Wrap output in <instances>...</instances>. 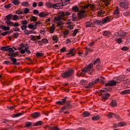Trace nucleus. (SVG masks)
I'll return each instance as SVG.
<instances>
[{"label":"nucleus","instance_id":"f257e3e1","mask_svg":"<svg viewBox=\"0 0 130 130\" xmlns=\"http://www.w3.org/2000/svg\"><path fill=\"white\" fill-rule=\"evenodd\" d=\"M56 103L58 105H64L62 107L64 110H70L72 107V105H71V101H68V96H65L61 101H58Z\"/></svg>","mask_w":130,"mask_h":130},{"label":"nucleus","instance_id":"f03ea898","mask_svg":"<svg viewBox=\"0 0 130 130\" xmlns=\"http://www.w3.org/2000/svg\"><path fill=\"white\" fill-rule=\"evenodd\" d=\"M110 20L111 19L110 18V17L109 16H107L104 18L102 19V20H94L93 21V24L94 25H98L100 26H103L104 24H106V23H108V22H110Z\"/></svg>","mask_w":130,"mask_h":130},{"label":"nucleus","instance_id":"7ed1b4c3","mask_svg":"<svg viewBox=\"0 0 130 130\" xmlns=\"http://www.w3.org/2000/svg\"><path fill=\"white\" fill-rule=\"evenodd\" d=\"M72 10L75 12H78L77 16L80 19H83V18H86V11L82 10L79 12V7L78 6H75L72 7Z\"/></svg>","mask_w":130,"mask_h":130},{"label":"nucleus","instance_id":"20e7f679","mask_svg":"<svg viewBox=\"0 0 130 130\" xmlns=\"http://www.w3.org/2000/svg\"><path fill=\"white\" fill-rule=\"evenodd\" d=\"M115 79H116L115 80L109 81L107 83L105 84V86L113 87V86H115V85H116V83H119L118 81H124V79H121L120 76L118 77H116Z\"/></svg>","mask_w":130,"mask_h":130},{"label":"nucleus","instance_id":"39448f33","mask_svg":"<svg viewBox=\"0 0 130 130\" xmlns=\"http://www.w3.org/2000/svg\"><path fill=\"white\" fill-rule=\"evenodd\" d=\"M73 75H74V70L73 69H70L64 73H62L61 76L63 79H69V78H72Z\"/></svg>","mask_w":130,"mask_h":130},{"label":"nucleus","instance_id":"423d86ee","mask_svg":"<svg viewBox=\"0 0 130 130\" xmlns=\"http://www.w3.org/2000/svg\"><path fill=\"white\" fill-rule=\"evenodd\" d=\"M94 71H95V69L93 68V63H89L87 66L86 67H85L82 70L83 74H85V73H88V72H89V75H92V73L93 72H94Z\"/></svg>","mask_w":130,"mask_h":130},{"label":"nucleus","instance_id":"0eeeda50","mask_svg":"<svg viewBox=\"0 0 130 130\" xmlns=\"http://www.w3.org/2000/svg\"><path fill=\"white\" fill-rule=\"evenodd\" d=\"M46 6L47 7V8L50 9H51V8L53 9H58V7L60 6H62V4H55L52 5V4L50 3L47 2L46 3Z\"/></svg>","mask_w":130,"mask_h":130},{"label":"nucleus","instance_id":"6e6552de","mask_svg":"<svg viewBox=\"0 0 130 130\" xmlns=\"http://www.w3.org/2000/svg\"><path fill=\"white\" fill-rule=\"evenodd\" d=\"M106 92V91L105 90H100V94L101 95H102V99L104 101H105L106 100H107V99L109 98V96H110V95L108 93H104Z\"/></svg>","mask_w":130,"mask_h":130},{"label":"nucleus","instance_id":"1a4fd4ad","mask_svg":"<svg viewBox=\"0 0 130 130\" xmlns=\"http://www.w3.org/2000/svg\"><path fill=\"white\" fill-rule=\"evenodd\" d=\"M1 50H2L3 51H8V53H10V52H14L15 51L13 48H10V46L2 47Z\"/></svg>","mask_w":130,"mask_h":130},{"label":"nucleus","instance_id":"9d476101","mask_svg":"<svg viewBox=\"0 0 130 130\" xmlns=\"http://www.w3.org/2000/svg\"><path fill=\"white\" fill-rule=\"evenodd\" d=\"M119 6L120 8H122V9H124L125 10H126L127 9H128V4H127V2L124 1L121 2L119 3Z\"/></svg>","mask_w":130,"mask_h":130},{"label":"nucleus","instance_id":"9b49d317","mask_svg":"<svg viewBox=\"0 0 130 130\" xmlns=\"http://www.w3.org/2000/svg\"><path fill=\"white\" fill-rule=\"evenodd\" d=\"M107 116L109 119L112 118L113 117H114L115 118H117V119H119L120 118V116H119V115H117L113 113H111V112L107 114Z\"/></svg>","mask_w":130,"mask_h":130},{"label":"nucleus","instance_id":"f8f14e48","mask_svg":"<svg viewBox=\"0 0 130 130\" xmlns=\"http://www.w3.org/2000/svg\"><path fill=\"white\" fill-rule=\"evenodd\" d=\"M12 17H13V15L9 14L6 16V18H5L6 23L7 24L8 26H9L11 22H12V21H11Z\"/></svg>","mask_w":130,"mask_h":130},{"label":"nucleus","instance_id":"ddd939ff","mask_svg":"<svg viewBox=\"0 0 130 130\" xmlns=\"http://www.w3.org/2000/svg\"><path fill=\"white\" fill-rule=\"evenodd\" d=\"M76 54V50L75 49H72L69 50V52L67 53V55H68L69 57H71V56H75Z\"/></svg>","mask_w":130,"mask_h":130},{"label":"nucleus","instance_id":"4468645a","mask_svg":"<svg viewBox=\"0 0 130 130\" xmlns=\"http://www.w3.org/2000/svg\"><path fill=\"white\" fill-rule=\"evenodd\" d=\"M40 116H41V114L39 112H35L30 114V117H32V118H38Z\"/></svg>","mask_w":130,"mask_h":130},{"label":"nucleus","instance_id":"2eb2a0df","mask_svg":"<svg viewBox=\"0 0 130 130\" xmlns=\"http://www.w3.org/2000/svg\"><path fill=\"white\" fill-rule=\"evenodd\" d=\"M18 54H19L18 52H10V53L8 54V55L12 57H16Z\"/></svg>","mask_w":130,"mask_h":130},{"label":"nucleus","instance_id":"dca6fc26","mask_svg":"<svg viewBox=\"0 0 130 130\" xmlns=\"http://www.w3.org/2000/svg\"><path fill=\"white\" fill-rule=\"evenodd\" d=\"M48 15V14H47V13L45 12H42L39 14V17H41V18H44L45 17H47Z\"/></svg>","mask_w":130,"mask_h":130},{"label":"nucleus","instance_id":"f3484780","mask_svg":"<svg viewBox=\"0 0 130 130\" xmlns=\"http://www.w3.org/2000/svg\"><path fill=\"white\" fill-rule=\"evenodd\" d=\"M105 14V12L103 11V10H101L98 12V16L101 17V18H102V17H104Z\"/></svg>","mask_w":130,"mask_h":130},{"label":"nucleus","instance_id":"a211bd4d","mask_svg":"<svg viewBox=\"0 0 130 130\" xmlns=\"http://www.w3.org/2000/svg\"><path fill=\"white\" fill-rule=\"evenodd\" d=\"M8 58L9 59H11L12 60V64H17V59L15 58H14L13 57H9Z\"/></svg>","mask_w":130,"mask_h":130},{"label":"nucleus","instance_id":"6ab92c4d","mask_svg":"<svg viewBox=\"0 0 130 130\" xmlns=\"http://www.w3.org/2000/svg\"><path fill=\"white\" fill-rule=\"evenodd\" d=\"M8 26H11V27H19L20 26V24L18 22H10V24L8 25Z\"/></svg>","mask_w":130,"mask_h":130},{"label":"nucleus","instance_id":"aec40b11","mask_svg":"<svg viewBox=\"0 0 130 130\" xmlns=\"http://www.w3.org/2000/svg\"><path fill=\"white\" fill-rule=\"evenodd\" d=\"M85 25L87 28H88L89 27H93V26H94V25H93V23L90 21L85 22Z\"/></svg>","mask_w":130,"mask_h":130},{"label":"nucleus","instance_id":"412c9836","mask_svg":"<svg viewBox=\"0 0 130 130\" xmlns=\"http://www.w3.org/2000/svg\"><path fill=\"white\" fill-rule=\"evenodd\" d=\"M54 20L55 21H57L58 22H59L58 23V25H59V26L61 25V22H60V21H61V17L58 16L57 17H55Z\"/></svg>","mask_w":130,"mask_h":130},{"label":"nucleus","instance_id":"4be33fe9","mask_svg":"<svg viewBox=\"0 0 130 130\" xmlns=\"http://www.w3.org/2000/svg\"><path fill=\"white\" fill-rule=\"evenodd\" d=\"M43 122L42 121H39L36 123H34L32 124V125L34 126H38L39 125H42Z\"/></svg>","mask_w":130,"mask_h":130},{"label":"nucleus","instance_id":"5701e85b","mask_svg":"<svg viewBox=\"0 0 130 130\" xmlns=\"http://www.w3.org/2000/svg\"><path fill=\"white\" fill-rule=\"evenodd\" d=\"M121 95H125L126 94H130V89H126L120 92Z\"/></svg>","mask_w":130,"mask_h":130},{"label":"nucleus","instance_id":"b1692460","mask_svg":"<svg viewBox=\"0 0 130 130\" xmlns=\"http://www.w3.org/2000/svg\"><path fill=\"white\" fill-rule=\"evenodd\" d=\"M54 30H55V27H54V25H52V26H51V27H50L49 29V32L51 34L53 33V32H54Z\"/></svg>","mask_w":130,"mask_h":130},{"label":"nucleus","instance_id":"393cba45","mask_svg":"<svg viewBox=\"0 0 130 130\" xmlns=\"http://www.w3.org/2000/svg\"><path fill=\"white\" fill-rule=\"evenodd\" d=\"M103 35L104 36H106L107 37H109L110 35H111V33L109 31L106 30L104 31Z\"/></svg>","mask_w":130,"mask_h":130},{"label":"nucleus","instance_id":"a878e982","mask_svg":"<svg viewBox=\"0 0 130 130\" xmlns=\"http://www.w3.org/2000/svg\"><path fill=\"white\" fill-rule=\"evenodd\" d=\"M82 115H83L84 117H88V116H90V113L88 111H84L82 113Z\"/></svg>","mask_w":130,"mask_h":130},{"label":"nucleus","instance_id":"bb28decb","mask_svg":"<svg viewBox=\"0 0 130 130\" xmlns=\"http://www.w3.org/2000/svg\"><path fill=\"white\" fill-rule=\"evenodd\" d=\"M72 21H78V17H77V15L75 13L72 14Z\"/></svg>","mask_w":130,"mask_h":130},{"label":"nucleus","instance_id":"cd10ccee","mask_svg":"<svg viewBox=\"0 0 130 130\" xmlns=\"http://www.w3.org/2000/svg\"><path fill=\"white\" fill-rule=\"evenodd\" d=\"M92 120H99L100 119V116L99 115L94 116L91 118Z\"/></svg>","mask_w":130,"mask_h":130},{"label":"nucleus","instance_id":"c85d7f7f","mask_svg":"<svg viewBox=\"0 0 130 130\" xmlns=\"http://www.w3.org/2000/svg\"><path fill=\"white\" fill-rule=\"evenodd\" d=\"M57 4H62V5H61L60 6H58V8L59 7H63V5L67 6V5H68V1L67 0H64V1H63V2H62V3H57Z\"/></svg>","mask_w":130,"mask_h":130},{"label":"nucleus","instance_id":"c756f323","mask_svg":"<svg viewBox=\"0 0 130 130\" xmlns=\"http://www.w3.org/2000/svg\"><path fill=\"white\" fill-rule=\"evenodd\" d=\"M48 128L50 130H60L59 128L56 126H48Z\"/></svg>","mask_w":130,"mask_h":130},{"label":"nucleus","instance_id":"7c9ffc66","mask_svg":"<svg viewBox=\"0 0 130 130\" xmlns=\"http://www.w3.org/2000/svg\"><path fill=\"white\" fill-rule=\"evenodd\" d=\"M117 105V103H116V101L115 100H113L112 101L111 103V106H112L113 107H115Z\"/></svg>","mask_w":130,"mask_h":130},{"label":"nucleus","instance_id":"2f4dec72","mask_svg":"<svg viewBox=\"0 0 130 130\" xmlns=\"http://www.w3.org/2000/svg\"><path fill=\"white\" fill-rule=\"evenodd\" d=\"M0 28H1V29H3V30H4V31H8V30H10L9 27L5 26L4 25H2L0 27Z\"/></svg>","mask_w":130,"mask_h":130},{"label":"nucleus","instance_id":"473e14b6","mask_svg":"<svg viewBox=\"0 0 130 130\" xmlns=\"http://www.w3.org/2000/svg\"><path fill=\"white\" fill-rule=\"evenodd\" d=\"M94 84H95L94 83V81H92L91 82H90L88 85H86L85 86V88H86V89H89V88H91V87H92Z\"/></svg>","mask_w":130,"mask_h":130},{"label":"nucleus","instance_id":"72a5a7b5","mask_svg":"<svg viewBox=\"0 0 130 130\" xmlns=\"http://www.w3.org/2000/svg\"><path fill=\"white\" fill-rule=\"evenodd\" d=\"M23 113H19L18 114H14L12 116V117L15 118V117H19L20 116H21V115H22Z\"/></svg>","mask_w":130,"mask_h":130},{"label":"nucleus","instance_id":"f704fd0d","mask_svg":"<svg viewBox=\"0 0 130 130\" xmlns=\"http://www.w3.org/2000/svg\"><path fill=\"white\" fill-rule=\"evenodd\" d=\"M37 18L35 16H32L30 17V22H36Z\"/></svg>","mask_w":130,"mask_h":130},{"label":"nucleus","instance_id":"c9c22d12","mask_svg":"<svg viewBox=\"0 0 130 130\" xmlns=\"http://www.w3.org/2000/svg\"><path fill=\"white\" fill-rule=\"evenodd\" d=\"M115 41L117 42L118 44H120V43H121V42H122V40H121V38L115 39Z\"/></svg>","mask_w":130,"mask_h":130},{"label":"nucleus","instance_id":"e433bc0d","mask_svg":"<svg viewBox=\"0 0 130 130\" xmlns=\"http://www.w3.org/2000/svg\"><path fill=\"white\" fill-rule=\"evenodd\" d=\"M12 3L15 5H18L20 4V1L19 0H13Z\"/></svg>","mask_w":130,"mask_h":130},{"label":"nucleus","instance_id":"4c0bfd02","mask_svg":"<svg viewBox=\"0 0 130 130\" xmlns=\"http://www.w3.org/2000/svg\"><path fill=\"white\" fill-rule=\"evenodd\" d=\"M125 124H126L125 122H120L118 123V126H124Z\"/></svg>","mask_w":130,"mask_h":130},{"label":"nucleus","instance_id":"58836bf2","mask_svg":"<svg viewBox=\"0 0 130 130\" xmlns=\"http://www.w3.org/2000/svg\"><path fill=\"white\" fill-rule=\"evenodd\" d=\"M32 125V123L30 122H27L25 123V127H30V126Z\"/></svg>","mask_w":130,"mask_h":130},{"label":"nucleus","instance_id":"ea45409f","mask_svg":"<svg viewBox=\"0 0 130 130\" xmlns=\"http://www.w3.org/2000/svg\"><path fill=\"white\" fill-rule=\"evenodd\" d=\"M34 27H35V25H33L31 24H30L28 25V27L29 29H34V30H35V28H34Z\"/></svg>","mask_w":130,"mask_h":130},{"label":"nucleus","instance_id":"a19ab883","mask_svg":"<svg viewBox=\"0 0 130 130\" xmlns=\"http://www.w3.org/2000/svg\"><path fill=\"white\" fill-rule=\"evenodd\" d=\"M30 40H32V41H35V40H37V39L35 37V36L31 35L30 36Z\"/></svg>","mask_w":130,"mask_h":130},{"label":"nucleus","instance_id":"79ce46f5","mask_svg":"<svg viewBox=\"0 0 130 130\" xmlns=\"http://www.w3.org/2000/svg\"><path fill=\"white\" fill-rule=\"evenodd\" d=\"M24 13L23 11H22L21 10H17L16 11V14H17V15H22Z\"/></svg>","mask_w":130,"mask_h":130},{"label":"nucleus","instance_id":"37998d69","mask_svg":"<svg viewBox=\"0 0 130 130\" xmlns=\"http://www.w3.org/2000/svg\"><path fill=\"white\" fill-rule=\"evenodd\" d=\"M123 15H124V16H130V11H127V12H124L123 13Z\"/></svg>","mask_w":130,"mask_h":130},{"label":"nucleus","instance_id":"c03bdc74","mask_svg":"<svg viewBox=\"0 0 130 130\" xmlns=\"http://www.w3.org/2000/svg\"><path fill=\"white\" fill-rule=\"evenodd\" d=\"M114 15H118L119 14V11H118V8H116V9L114 12Z\"/></svg>","mask_w":130,"mask_h":130},{"label":"nucleus","instance_id":"a18cd8bd","mask_svg":"<svg viewBox=\"0 0 130 130\" xmlns=\"http://www.w3.org/2000/svg\"><path fill=\"white\" fill-rule=\"evenodd\" d=\"M5 83L7 85H12V82H11V80H8L5 81Z\"/></svg>","mask_w":130,"mask_h":130},{"label":"nucleus","instance_id":"49530a36","mask_svg":"<svg viewBox=\"0 0 130 130\" xmlns=\"http://www.w3.org/2000/svg\"><path fill=\"white\" fill-rule=\"evenodd\" d=\"M77 33H78V29H75L73 32V37H76V35H77Z\"/></svg>","mask_w":130,"mask_h":130},{"label":"nucleus","instance_id":"de8ad7c7","mask_svg":"<svg viewBox=\"0 0 130 130\" xmlns=\"http://www.w3.org/2000/svg\"><path fill=\"white\" fill-rule=\"evenodd\" d=\"M100 61V58H97L95 60L93 61V64H97L98 62Z\"/></svg>","mask_w":130,"mask_h":130},{"label":"nucleus","instance_id":"09e8293b","mask_svg":"<svg viewBox=\"0 0 130 130\" xmlns=\"http://www.w3.org/2000/svg\"><path fill=\"white\" fill-rule=\"evenodd\" d=\"M52 39H53V41H54L55 42V43H57V42L58 41L57 40V37H56V36L53 37Z\"/></svg>","mask_w":130,"mask_h":130},{"label":"nucleus","instance_id":"8fccbe9b","mask_svg":"<svg viewBox=\"0 0 130 130\" xmlns=\"http://www.w3.org/2000/svg\"><path fill=\"white\" fill-rule=\"evenodd\" d=\"M36 55L38 57H41V56H43V53H37Z\"/></svg>","mask_w":130,"mask_h":130},{"label":"nucleus","instance_id":"3c124183","mask_svg":"<svg viewBox=\"0 0 130 130\" xmlns=\"http://www.w3.org/2000/svg\"><path fill=\"white\" fill-rule=\"evenodd\" d=\"M91 5L90 4L85 5L84 6H82V9H84V10H85L86 9H88V8H89V7Z\"/></svg>","mask_w":130,"mask_h":130},{"label":"nucleus","instance_id":"603ef678","mask_svg":"<svg viewBox=\"0 0 130 130\" xmlns=\"http://www.w3.org/2000/svg\"><path fill=\"white\" fill-rule=\"evenodd\" d=\"M21 23L22 25H27L28 24V21H27V20H22Z\"/></svg>","mask_w":130,"mask_h":130},{"label":"nucleus","instance_id":"864d4df0","mask_svg":"<svg viewBox=\"0 0 130 130\" xmlns=\"http://www.w3.org/2000/svg\"><path fill=\"white\" fill-rule=\"evenodd\" d=\"M27 28V25H23L21 26V30H26Z\"/></svg>","mask_w":130,"mask_h":130},{"label":"nucleus","instance_id":"5fc2aeb1","mask_svg":"<svg viewBox=\"0 0 130 130\" xmlns=\"http://www.w3.org/2000/svg\"><path fill=\"white\" fill-rule=\"evenodd\" d=\"M28 5H29V3H28V2H24L22 3V5L24 7H27V6H28Z\"/></svg>","mask_w":130,"mask_h":130},{"label":"nucleus","instance_id":"6e6d98bb","mask_svg":"<svg viewBox=\"0 0 130 130\" xmlns=\"http://www.w3.org/2000/svg\"><path fill=\"white\" fill-rule=\"evenodd\" d=\"M42 41L43 43H48V40L46 39H43Z\"/></svg>","mask_w":130,"mask_h":130},{"label":"nucleus","instance_id":"4d7b16f0","mask_svg":"<svg viewBox=\"0 0 130 130\" xmlns=\"http://www.w3.org/2000/svg\"><path fill=\"white\" fill-rule=\"evenodd\" d=\"M11 7H12V4H8V5H5L4 6V7L6 8V9H10V8H11Z\"/></svg>","mask_w":130,"mask_h":130},{"label":"nucleus","instance_id":"13d9d810","mask_svg":"<svg viewBox=\"0 0 130 130\" xmlns=\"http://www.w3.org/2000/svg\"><path fill=\"white\" fill-rule=\"evenodd\" d=\"M33 13L35 15H38V14H39V11H38L37 10H34Z\"/></svg>","mask_w":130,"mask_h":130},{"label":"nucleus","instance_id":"bf43d9fd","mask_svg":"<svg viewBox=\"0 0 130 130\" xmlns=\"http://www.w3.org/2000/svg\"><path fill=\"white\" fill-rule=\"evenodd\" d=\"M13 21H17L18 20V16L16 15H14L13 17Z\"/></svg>","mask_w":130,"mask_h":130},{"label":"nucleus","instance_id":"052dcab7","mask_svg":"<svg viewBox=\"0 0 130 130\" xmlns=\"http://www.w3.org/2000/svg\"><path fill=\"white\" fill-rule=\"evenodd\" d=\"M13 37L14 38H17L18 37H19V33L17 32L16 34H14Z\"/></svg>","mask_w":130,"mask_h":130},{"label":"nucleus","instance_id":"680f3d73","mask_svg":"<svg viewBox=\"0 0 130 130\" xmlns=\"http://www.w3.org/2000/svg\"><path fill=\"white\" fill-rule=\"evenodd\" d=\"M24 34L25 35H30V32L27 29L24 30Z\"/></svg>","mask_w":130,"mask_h":130},{"label":"nucleus","instance_id":"e2e57ef3","mask_svg":"<svg viewBox=\"0 0 130 130\" xmlns=\"http://www.w3.org/2000/svg\"><path fill=\"white\" fill-rule=\"evenodd\" d=\"M29 9L26 8L25 9H24L23 13L24 14H28V13H29Z\"/></svg>","mask_w":130,"mask_h":130},{"label":"nucleus","instance_id":"0e129e2a","mask_svg":"<svg viewBox=\"0 0 130 130\" xmlns=\"http://www.w3.org/2000/svg\"><path fill=\"white\" fill-rule=\"evenodd\" d=\"M119 35H120V32H115L113 37H116V36H119Z\"/></svg>","mask_w":130,"mask_h":130},{"label":"nucleus","instance_id":"69168bd1","mask_svg":"<svg viewBox=\"0 0 130 130\" xmlns=\"http://www.w3.org/2000/svg\"><path fill=\"white\" fill-rule=\"evenodd\" d=\"M66 50H67V49L66 48V47H64L60 49V52H64V51H66Z\"/></svg>","mask_w":130,"mask_h":130},{"label":"nucleus","instance_id":"338daca9","mask_svg":"<svg viewBox=\"0 0 130 130\" xmlns=\"http://www.w3.org/2000/svg\"><path fill=\"white\" fill-rule=\"evenodd\" d=\"M128 50V48H127V47H123L121 48V50H123V51H126Z\"/></svg>","mask_w":130,"mask_h":130},{"label":"nucleus","instance_id":"774afa93","mask_svg":"<svg viewBox=\"0 0 130 130\" xmlns=\"http://www.w3.org/2000/svg\"><path fill=\"white\" fill-rule=\"evenodd\" d=\"M4 63L5 64H7V65H8V64H12V62H10L9 61H4Z\"/></svg>","mask_w":130,"mask_h":130}]
</instances>
